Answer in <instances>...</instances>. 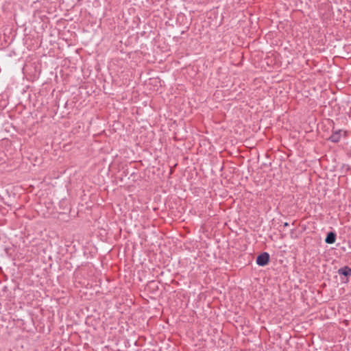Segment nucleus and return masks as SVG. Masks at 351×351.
<instances>
[{"label":"nucleus","instance_id":"obj_2","mask_svg":"<svg viewBox=\"0 0 351 351\" xmlns=\"http://www.w3.org/2000/svg\"><path fill=\"white\" fill-rule=\"evenodd\" d=\"M341 137V130H338L332 132L328 140L332 143L339 142Z\"/></svg>","mask_w":351,"mask_h":351},{"label":"nucleus","instance_id":"obj_1","mask_svg":"<svg viewBox=\"0 0 351 351\" xmlns=\"http://www.w3.org/2000/svg\"><path fill=\"white\" fill-rule=\"evenodd\" d=\"M269 254L267 252H263L256 258V264L259 266L264 267L269 262Z\"/></svg>","mask_w":351,"mask_h":351},{"label":"nucleus","instance_id":"obj_6","mask_svg":"<svg viewBox=\"0 0 351 351\" xmlns=\"http://www.w3.org/2000/svg\"><path fill=\"white\" fill-rule=\"evenodd\" d=\"M344 282H348V279H346V280H345Z\"/></svg>","mask_w":351,"mask_h":351},{"label":"nucleus","instance_id":"obj_5","mask_svg":"<svg viewBox=\"0 0 351 351\" xmlns=\"http://www.w3.org/2000/svg\"><path fill=\"white\" fill-rule=\"evenodd\" d=\"M289 226V223H288V222H285V223H283V226H284V227H288Z\"/></svg>","mask_w":351,"mask_h":351},{"label":"nucleus","instance_id":"obj_4","mask_svg":"<svg viewBox=\"0 0 351 351\" xmlns=\"http://www.w3.org/2000/svg\"><path fill=\"white\" fill-rule=\"evenodd\" d=\"M337 273L340 276H343L345 277L351 276V268L348 266H344L338 269Z\"/></svg>","mask_w":351,"mask_h":351},{"label":"nucleus","instance_id":"obj_3","mask_svg":"<svg viewBox=\"0 0 351 351\" xmlns=\"http://www.w3.org/2000/svg\"><path fill=\"white\" fill-rule=\"evenodd\" d=\"M337 234L335 232H329L325 238V242L327 244H333L336 241Z\"/></svg>","mask_w":351,"mask_h":351}]
</instances>
